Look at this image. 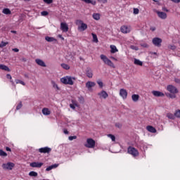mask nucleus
<instances>
[{
    "label": "nucleus",
    "mask_w": 180,
    "mask_h": 180,
    "mask_svg": "<svg viewBox=\"0 0 180 180\" xmlns=\"http://www.w3.org/2000/svg\"><path fill=\"white\" fill-rule=\"evenodd\" d=\"M77 26H78L79 32H85L86 29H88V25L84 22V21L81 20H77L75 22Z\"/></svg>",
    "instance_id": "obj_1"
},
{
    "label": "nucleus",
    "mask_w": 180,
    "mask_h": 180,
    "mask_svg": "<svg viewBox=\"0 0 180 180\" xmlns=\"http://www.w3.org/2000/svg\"><path fill=\"white\" fill-rule=\"evenodd\" d=\"M72 79L75 80V77H71L69 76H66L65 77H63L60 79V82L62 84H64L65 85H74V82Z\"/></svg>",
    "instance_id": "obj_2"
},
{
    "label": "nucleus",
    "mask_w": 180,
    "mask_h": 180,
    "mask_svg": "<svg viewBox=\"0 0 180 180\" xmlns=\"http://www.w3.org/2000/svg\"><path fill=\"white\" fill-rule=\"evenodd\" d=\"M101 58L105 64L107 65H109V67H112V68H115V64L110 60V59L108 58V57L103 54L101 55Z\"/></svg>",
    "instance_id": "obj_3"
},
{
    "label": "nucleus",
    "mask_w": 180,
    "mask_h": 180,
    "mask_svg": "<svg viewBox=\"0 0 180 180\" xmlns=\"http://www.w3.org/2000/svg\"><path fill=\"white\" fill-rule=\"evenodd\" d=\"M127 153H128V154H130L131 155H133L134 157H139V150L133 146L128 147Z\"/></svg>",
    "instance_id": "obj_4"
},
{
    "label": "nucleus",
    "mask_w": 180,
    "mask_h": 180,
    "mask_svg": "<svg viewBox=\"0 0 180 180\" xmlns=\"http://www.w3.org/2000/svg\"><path fill=\"white\" fill-rule=\"evenodd\" d=\"M95 140L93 139H87L86 143L84 144V147H86V148H95Z\"/></svg>",
    "instance_id": "obj_5"
},
{
    "label": "nucleus",
    "mask_w": 180,
    "mask_h": 180,
    "mask_svg": "<svg viewBox=\"0 0 180 180\" xmlns=\"http://www.w3.org/2000/svg\"><path fill=\"white\" fill-rule=\"evenodd\" d=\"M14 167H15V163L11 162L7 163H4L2 165L3 169H8L10 171H12V169H13Z\"/></svg>",
    "instance_id": "obj_6"
},
{
    "label": "nucleus",
    "mask_w": 180,
    "mask_h": 180,
    "mask_svg": "<svg viewBox=\"0 0 180 180\" xmlns=\"http://www.w3.org/2000/svg\"><path fill=\"white\" fill-rule=\"evenodd\" d=\"M152 43L156 47H161V43H162V39H161V38L155 37L153 39Z\"/></svg>",
    "instance_id": "obj_7"
},
{
    "label": "nucleus",
    "mask_w": 180,
    "mask_h": 180,
    "mask_svg": "<svg viewBox=\"0 0 180 180\" xmlns=\"http://www.w3.org/2000/svg\"><path fill=\"white\" fill-rule=\"evenodd\" d=\"M38 151L41 153V154H50V153H51V148L46 146L40 148Z\"/></svg>",
    "instance_id": "obj_8"
},
{
    "label": "nucleus",
    "mask_w": 180,
    "mask_h": 180,
    "mask_svg": "<svg viewBox=\"0 0 180 180\" xmlns=\"http://www.w3.org/2000/svg\"><path fill=\"white\" fill-rule=\"evenodd\" d=\"M167 89L169 92H170V94H178L179 92L178 89L173 85H168Z\"/></svg>",
    "instance_id": "obj_9"
},
{
    "label": "nucleus",
    "mask_w": 180,
    "mask_h": 180,
    "mask_svg": "<svg viewBox=\"0 0 180 180\" xmlns=\"http://www.w3.org/2000/svg\"><path fill=\"white\" fill-rule=\"evenodd\" d=\"M120 30L122 33L127 34V33H130V32L131 31V27H127V25H123L121 27Z\"/></svg>",
    "instance_id": "obj_10"
},
{
    "label": "nucleus",
    "mask_w": 180,
    "mask_h": 180,
    "mask_svg": "<svg viewBox=\"0 0 180 180\" xmlns=\"http://www.w3.org/2000/svg\"><path fill=\"white\" fill-rule=\"evenodd\" d=\"M43 162H33L30 164V167H32V168H41V167H43Z\"/></svg>",
    "instance_id": "obj_11"
},
{
    "label": "nucleus",
    "mask_w": 180,
    "mask_h": 180,
    "mask_svg": "<svg viewBox=\"0 0 180 180\" xmlns=\"http://www.w3.org/2000/svg\"><path fill=\"white\" fill-rule=\"evenodd\" d=\"M98 96L100 99H106V98L109 96V94H108L105 91L102 90L101 92L98 93Z\"/></svg>",
    "instance_id": "obj_12"
},
{
    "label": "nucleus",
    "mask_w": 180,
    "mask_h": 180,
    "mask_svg": "<svg viewBox=\"0 0 180 180\" xmlns=\"http://www.w3.org/2000/svg\"><path fill=\"white\" fill-rule=\"evenodd\" d=\"M60 29L62 32L64 33H67L68 32V25L66 22H61L60 23Z\"/></svg>",
    "instance_id": "obj_13"
},
{
    "label": "nucleus",
    "mask_w": 180,
    "mask_h": 180,
    "mask_svg": "<svg viewBox=\"0 0 180 180\" xmlns=\"http://www.w3.org/2000/svg\"><path fill=\"white\" fill-rule=\"evenodd\" d=\"M120 96H122L123 99H127V91L124 89H121L120 90Z\"/></svg>",
    "instance_id": "obj_14"
},
{
    "label": "nucleus",
    "mask_w": 180,
    "mask_h": 180,
    "mask_svg": "<svg viewBox=\"0 0 180 180\" xmlns=\"http://www.w3.org/2000/svg\"><path fill=\"white\" fill-rule=\"evenodd\" d=\"M152 94L154 96H156L158 98H160V97H162V96H165V94L164 93L161 92V91H152Z\"/></svg>",
    "instance_id": "obj_15"
},
{
    "label": "nucleus",
    "mask_w": 180,
    "mask_h": 180,
    "mask_svg": "<svg viewBox=\"0 0 180 180\" xmlns=\"http://www.w3.org/2000/svg\"><path fill=\"white\" fill-rule=\"evenodd\" d=\"M156 13L160 19H167V14L165 13L162 11H157Z\"/></svg>",
    "instance_id": "obj_16"
},
{
    "label": "nucleus",
    "mask_w": 180,
    "mask_h": 180,
    "mask_svg": "<svg viewBox=\"0 0 180 180\" xmlns=\"http://www.w3.org/2000/svg\"><path fill=\"white\" fill-rule=\"evenodd\" d=\"M95 85H96V83L89 81L86 83V88L91 89V88H93V86H95Z\"/></svg>",
    "instance_id": "obj_17"
},
{
    "label": "nucleus",
    "mask_w": 180,
    "mask_h": 180,
    "mask_svg": "<svg viewBox=\"0 0 180 180\" xmlns=\"http://www.w3.org/2000/svg\"><path fill=\"white\" fill-rule=\"evenodd\" d=\"M146 129L148 131H150V133H157V129L151 125H148L146 127Z\"/></svg>",
    "instance_id": "obj_18"
},
{
    "label": "nucleus",
    "mask_w": 180,
    "mask_h": 180,
    "mask_svg": "<svg viewBox=\"0 0 180 180\" xmlns=\"http://www.w3.org/2000/svg\"><path fill=\"white\" fill-rule=\"evenodd\" d=\"M42 113L45 116H49V115H51V111L47 108H44L42 109Z\"/></svg>",
    "instance_id": "obj_19"
},
{
    "label": "nucleus",
    "mask_w": 180,
    "mask_h": 180,
    "mask_svg": "<svg viewBox=\"0 0 180 180\" xmlns=\"http://www.w3.org/2000/svg\"><path fill=\"white\" fill-rule=\"evenodd\" d=\"M35 63H37L38 65H40V67H46V63L41 59H36Z\"/></svg>",
    "instance_id": "obj_20"
},
{
    "label": "nucleus",
    "mask_w": 180,
    "mask_h": 180,
    "mask_svg": "<svg viewBox=\"0 0 180 180\" xmlns=\"http://www.w3.org/2000/svg\"><path fill=\"white\" fill-rule=\"evenodd\" d=\"M110 49H111L110 53H112V54H115V53H117V51H119V50L115 45H110Z\"/></svg>",
    "instance_id": "obj_21"
},
{
    "label": "nucleus",
    "mask_w": 180,
    "mask_h": 180,
    "mask_svg": "<svg viewBox=\"0 0 180 180\" xmlns=\"http://www.w3.org/2000/svg\"><path fill=\"white\" fill-rule=\"evenodd\" d=\"M86 75L88 78H92V77H94V73L92 72V70L91 69H88L86 71Z\"/></svg>",
    "instance_id": "obj_22"
},
{
    "label": "nucleus",
    "mask_w": 180,
    "mask_h": 180,
    "mask_svg": "<svg viewBox=\"0 0 180 180\" xmlns=\"http://www.w3.org/2000/svg\"><path fill=\"white\" fill-rule=\"evenodd\" d=\"M45 40H46V41H49V43H51L53 41H57L56 39H55L54 37H46Z\"/></svg>",
    "instance_id": "obj_23"
},
{
    "label": "nucleus",
    "mask_w": 180,
    "mask_h": 180,
    "mask_svg": "<svg viewBox=\"0 0 180 180\" xmlns=\"http://www.w3.org/2000/svg\"><path fill=\"white\" fill-rule=\"evenodd\" d=\"M131 99L134 102H137L139 99H140V96H139L138 94H133L131 96Z\"/></svg>",
    "instance_id": "obj_24"
},
{
    "label": "nucleus",
    "mask_w": 180,
    "mask_h": 180,
    "mask_svg": "<svg viewBox=\"0 0 180 180\" xmlns=\"http://www.w3.org/2000/svg\"><path fill=\"white\" fill-rule=\"evenodd\" d=\"M0 70H3V71H11L9 68L5 65H0Z\"/></svg>",
    "instance_id": "obj_25"
},
{
    "label": "nucleus",
    "mask_w": 180,
    "mask_h": 180,
    "mask_svg": "<svg viewBox=\"0 0 180 180\" xmlns=\"http://www.w3.org/2000/svg\"><path fill=\"white\" fill-rule=\"evenodd\" d=\"M57 167H58V165H52L51 166H49L46 169V171L49 172V171H51V169H54V168H57Z\"/></svg>",
    "instance_id": "obj_26"
},
{
    "label": "nucleus",
    "mask_w": 180,
    "mask_h": 180,
    "mask_svg": "<svg viewBox=\"0 0 180 180\" xmlns=\"http://www.w3.org/2000/svg\"><path fill=\"white\" fill-rule=\"evenodd\" d=\"M85 4H91V5H96V1L94 0H82Z\"/></svg>",
    "instance_id": "obj_27"
},
{
    "label": "nucleus",
    "mask_w": 180,
    "mask_h": 180,
    "mask_svg": "<svg viewBox=\"0 0 180 180\" xmlns=\"http://www.w3.org/2000/svg\"><path fill=\"white\" fill-rule=\"evenodd\" d=\"M134 64H135V65H140L142 66L143 65V62H141L140 60L135 58L134 59Z\"/></svg>",
    "instance_id": "obj_28"
},
{
    "label": "nucleus",
    "mask_w": 180,
    "mask_h": 180,
    "mask_svg": "<svg viewBox=\"0 0 180 180\" xmlns=\"http://www.w3.org/2000/svg\"><path fill=\"white\" fill-rule=\"evenodd\" d=\"M91 36L93 37V41L94 43H98V36L96 35V34L91 33Z\"/></svg>",
    "instance_id": "obj_29"
},
{
    "label": "nucleus",
    "mask_w": 180,
    "mask_h": 180,
    "mask_svg": "<svg viewBox=\"0 0 180 180\" xmlns=\"http://www.w3.org/2000/svg\"><path fill=\"white\" fill-rule=\"evenodd\" d=\"M93 18L95 20H99V19H101V14H99V13H94L93 14Z\"/></svg>",
    "instance_id": "obj_30"
},
{
    "label": "nucleus",
    "mask_w": 180,
    "mask_h": 180,
    "mask_svg": "<svg viewBox=\"0 0 180 180\" xmlns=\"http://www.w3.org/2000/svg\"><path fill=\"white\" fill-rule=\"evenodd\" d=\"M3 13H4V15H11V13H12V12L11 11V10L9 8H4Z\"/></svg>",
    "instance_id": "obj_31"
},
{
    "label": "nucleus",
    "mask_w": 180,
    "mask_h": 180,
    "mask_svg": "<svg viewBox=\"0 0 180 180\" xmlns=\"http://www.w3.org/2000/svg\"><path fill=\"white\" fill-rule=\"evenodd\" d=\"M39 175V174H37V172H34V171H32L29 173V176H34L35 178Z\"/></svg>",
    "instance_id": "obj_32"
},
{
    "label": "nucleus",
    "mask_w": 180,
    "mask_h": 180,
    "mask_svg": "<svg viewBox=\"0 0 180 180\" xmlns=\"http://www.w3.org/2000/svg\"><path fill=\"white\" fill-rule=\"evenodd\" d=\"M167 117H168V119H172V120H174V119H175V115L169 112L167 114Z\"/></svg>",
    "instance_id": "obj_33"
},
{
    "label": "nucleus",
    "mask_w": 180,
    "mask_h": 180,
    "mask_svg": "<svg viewBox=\"0 0 180 180\" xmlns=\"http://www.w3.org/2000/svg\"><path fill=\"white\" fill-rule=\"evenodd\" d=\"M0 157H8V153H6L2 149H0Z\"/></svg>",
    "instance_id": "obj_34"
},
{
    "label": "nucleus",
    "mask_w": 180,
    "mask_h": 180,
    "mask_svg": "<svg viewBox=\"0 0 180 180\" xmlns=\"http://www.w3.org/2000/svg\"><path fill=\"white\" fill-rule=\"evenodd\" d=\"M61 67L62 68H63L64 70H70V65L65 63H62L61 64Z\"/></svg>",
    "instance_id": "obj_35"
},
{
    "label": "nucleus",
    "mask_w": 180,
    "mask_h": 180,
    "mask_svg": "<svg viewBox=\"0 0 180 180\" xmlns=\"http://www.w3.org/2000/svg\"><path fill=\"white\" fill-rule=\"evenodd\" d=\"M8 42H5L2 41L0 44V49H3V47H6V46H8Z\"/></svg>",
    "instance_id": "obj_36"
},
{
    "label": "nucleus",
    "mask_w": 180,
    "mask_h": 180,
    "mask_svg": "<svg viewBox=\"0 0 180 180\" xmlns=\"http://www.w3.org/2000/svg\"><path fill=\"white\" fill-rule=\"evenodd\" d=\"M15 84H20L21 85H23L24 86H25V85H26L25 82H23L20 79H15Z\"/></svg>",
    "instance_id": "obj_37"
},
{
    "label": "nucleus",
    "mask_w": 180,
    "mask_h": 180,
    "mask_svg": "<svg viewBox=\"0 0 180 180\" xmlns=\"http://www.w3.org/2000/svg\"><path fill=\"white\" fill-rule=\"evenodd\" d=\"M174 116L180 119V110H177L175 111Z\"/></svg>",
    "instance_id": "obj_38"
},
{
    "label": "nucleus",
    "mask_w": 180,
    "mask_h": 180,
    "mask_svg": "<svg viewBox=\"0 0 180 180\" xmlns=\"http://www.w3.org/2000/svg\"><path fill=\"white\" fill-rule=\"evenodd\" d=\"M72 104H73L76 108L79 107V105H78V103L75 100H72Z\"/></svg>",
    "instance_id": "obj_39"
},
{
    "label": "nucleus",
    "mask_w": 180,
    "mask_h": 180,
    "mask_svg": "<svg viewBox=\"0 0 180 180\" xmlns=\"http://www.w3.org/2000/svg\"><path fill=\"white\" fill-rule=\"evenodd\" d=\"M108 137H110L112 141H116V137L114 135L108 134Z\"/></svg>",
    "instance_id": "obj_40"
},
{
    "label": "nucleus",
    "mask_w": 180,
    "mask_h": 180,
    "mask_svg": "<svg viewBox=\"0 0 180 180\" xmlns=\"http://www.w3.org/2000/svg\"><path fill=\"white\" fill-rule=\"evenodd\" d=\"M97 84H98V85H99L100 88H103V82H102L100 80H98Z\"/></svg>",
    "instance_id": "obj_41"
},
{
    "label": "nucleus",
    "mask_w": 180,
    "mask_h": 180,
    "mask_svg": "<svg viewBox=\"0 0 180 180\" xmlns=\"http://www.w3.org/2000/svg\"><path fill=\"white\" fill-rule=\"evenodd\" d=\"M41 16H47V15H49V12L45 11H41Z\"/></svg>",
    "instance_id": "obj_42"
},
{
    "label": "nucleus",
    "mask_w": 180,
    "mask_h": 180,
    "mask_svg": "<svg viewBox=\"0 0 180 180\" xmlns=\"http://www.w3.org/2000/svg\"><path fill=\"white\" fill-rule=\"evenodd\" d=\"M44 2L48 5H50V4H53V0H44Z\"/></svg>",
    "instance_id": "obj_43"
},
{
    "label": "nucleus",
    "mask_w": 180,
    "mask_h": 180,
    "mask_svg": "<svg viewBox=\"0 0 180 180\" xmlns=\"http://www.w3.org/2000/svg\"><path fill=\"white\" fill-rule=\"evenodd\" d=\"M22 108V102L20 101L18 104V105H17V107H16V110H19V109H20Z\"/></svg>",
    "instance_id": "obj_44"
},
{
    "label": "nucleus",
    "mask_w": 180,
    "mask_h": 180,
    "mask_svg": "<svg viewBox=\"0 0 180 180\" xmlns=\"http://www.w3.org/2000/svg\"><path fill=\"white\" fill-rule=\"evenodd\" d=\"M139 12H140V11L139 10V8H134V15H139Z\"/></svg>",
    "instance_id": "obj_45"
},
{
    "label": "nucleus",
    "mask_w": 180,
    "mask_h": 180,
    "mask_svg": "<svg viewBox=\"0 0 180 180\" xmlns=\"http://www.w3.org/2000/svg\"><path fill=\"white\" fill-rule=\"evenodd\" d=\"M141 46L144 47L145 49H148V45L147 44V43H142L141 44Z\"/></svg>",
    "instance_id": "obj_46"
},
{
    "label": "nucleus",
    "mask_w": 180,
    "mask_h": 180,
    "mask_svg": "<svg viewBox=\"0 0 180 180\" xmlns=\"http://www.w3.org/2000/svg\"><path fill=\"white\" fill-rule=\"evenodd\" d=\"M76 139H77V136H69V140L70 141H72V140H75Z\"/></svg>",
    "instance_id": "obj_47"
},
{
    "label": "nucleus",
    "mask_w": 180,
    "mask_h": 180,
    "mask_svg": "<svg viewBox=\"0 0 180 180\" xmlns=\"http://www.w3.org/2000/svg\"><path fill=\"white\" fill-rule=\"evenodd\" d=\"M169 49H170V50H175V49H176V46H175V45H170L169 46Z\"/></svg>",
    "instance_id": "obj_48"
},
{
    "label": "nucleus",
    "mask_w": 180,
    "mask_h": 180,
    "mask_svg": "<svg viewBox=\"0 0 180 180\" xmlns=\"http://www.w3.org/2000/svg\"><path fill=\"white\" fill-rule=\"evenodd\" d=\"M169 97L171 98L172 99H174V98H176V96L175 94H169Z\"/></svg>",
    "instance_id": "obj_49"
},
{
    "label": "nucleus",
    "mask_w": 180,
    "mask_h": 180,
    "mask_svg": "<svg viewBox=\"0 0 180 180\" xmlns=\"http://www.w3.org/2000/svg\"><path fill=\"white\" fill-rule=\"evenodd\" d=\"M115 127H117L118 129H122V124L120 123H116Z\"/></svg>",
    "instance_id": "obj_50"
},
{
    "label": "nucleus",
    "mask_w": 180,
    "mask_h": 180,
    "mask_svg": "<svg viewBox=\"0 0 180 180\" xmlns=\"http://www.w3.org/2000/svg\"><path fill=\"white\" fill-rule=\"evenodd\" d=\"M75 107L77 106L74 105V104H70V108H71V109L75 110Z\"/></svg>",
    "instance_id": "obj_51"
},
{
    "label": "nucleus",
    "mask_w": 180,
    "mask_h": 180,
    "mask_svg": "<svg viewBox=\"0 0 180 180\" xmlns=\"http://www.w3.org/2000/svg\"><path fill=\"white\" fill-rule=\"evenodd\" d=\"M172 2H174V4H179L180 0H170Z\"/></svg>",
    "instance_id": "obj_52"
},
{
    "label": "nucleus",
    "mask_w": 180,
    "mask_h": 180,
    "mask_svg": "<svg viewBox=\"0 0 180 180\" xmlns=\"http://www.w3.org/2000/svg\"><path fill=\"white\" fill-rule=\"evenodd\" d=\"M6 78L8 79H12V76L11 75L8 74V75H6Z\"/></svg>",
    "instance_id": "obj_53"
},
{
    "label": "nucleus",
    "mask_w": 180,
    "mask_h": 180,
    "mask_svg": "<svg viewBox=\"0 0 180 180\" xmlns=\"http://www.w3.org/2000/svg\"><path fill=\"white\" fill-rule=\"evenodd\" d=\"M131 49H132V50H136V51L139 50V48H138V47H136V46H131Z\"/></svg>",
    "instance_id": "obj_54"
},
{
    "label": "nucleus",
    "mask_w": 180,
    "mask_h": 180,
    "mask_svg": "<svg viewBox=\"0 0 180 180\" xmlns=\"http://www.w3.org/2000/svg\"><path fill=\"white\" fill-rule=\"evenodd\" d=\"M13 51H15V53H19V49L18 48L13 49Z\"/></svg>",
    "instance_id": "obj_55"
},
{
    "label": "nucleus",
    "mask_w": 180,
    "mask_h": 180,
    "mask_svg": "<svg viewBox=\"0 0 180 180\" xmlns=\"http://www.w3.org/2000/svg\"><path fill=\"white\" fill-rule=\"evenodd\" d=\"M98 2H103V4H106L108 2V0H98Z\"/></svg>",
    "instance_id": "obj_56"
},
{
    "label": "nucleus",
    "mask_w": 180,
    "mask_h": 180,
    "mask_svg": "<svg viewBox=\"0 0 180 180\" xmlns=\"http://www.w3.org/2000/svg\"><path fill=\"white\" fill-rule=\"evenodd\" d=\"M53 87H54V88H56V89H58V91H60V88L58 87V85L54 84V85H53Z\"/></svg>",
    "instance_id": "obj_57"
},
{
    "label": "nucleus",
    "mask_w": 180,
    "mask_h": 180,
    "mask_svg": "<svg viewBox=\"0 0 180 180\" xmlns=\"http://www.w3.org/2000/svg\"><path fill=\"white\" fill-rule=\"evenodd\" d=\"M6 151H10V152L12 151V150L9 147H6Z\"/></svg>",
    "instance_id": "obj_58"
},
{
    "label": "nucleus",
    "mask_w": 180,
    "mask_h": 180,
    "mask_svg": "<svg viewBox=\"0 0 180 180\" xmlns=\"http://www.w3.org/2000/svg\"><path fill=\"white\" fill-rule=\"evenodd\" d=\"M150 30H151L152 32H155V27H150Z\"/></svg>",
    "instance_id": "obj_59"
},
{
    "label": "nucleus",
    "mask_w": 180,
    "mask_h": 180,
    "mask_svg": "<svg viewBox=\"0 0 180 180\" xmlns=\"http://www.w3.org/2000/svg\"><path fill=\"white\" fill-rule=\"evenodd\" d=\"M175 82L177 84H180V79H175Z\"/></svg>",
    "instance_id": "obj_60"
},
{
    "label": "nucleus",
    "mask_w": 180,
    "mask_h": 180,
    "mask_svg": "<svg viewBox=\"0 0 180 180\" xmlns=\"http://www.w3.org/2000/svg\"><path fill=\"white\" fill-rule=\"evenodd\" d=\"M111 60H114V61H117V59H116V58L111 56L110 57Z\"/></svg>",
    "instance_id": "obj_61"
},
{
    "label": "nucleus",
    "mask_w": 180,
    "mask_h": 180,
    "mask_svg": "<svg viewBox=\"0 0 180 180\" xmlns=\"http://www.w3.org/2000/svg\"><path fill=\"white\" fill-rule=\"evenodd\" d=\"M58 37H59L60 39H61V40H64V38H63V35L59 34V35H58Z\"/></svg>",
    "instance_id": "obj_62"
},
{
    "label": "nucleus",
    "mask_w": 180,
    "mask_h": 180,
    "mask_svg": "<svg viewBox=\"0 0 180 180\" xmlns=\"http://www.w3.org/2000/svg\"><path fill=\"white\" fill-rule=\"evenodd\" d=\"M63 132L65 134H68V130L67 129H64Z\"/></svg>",
    "instance_id": "obj_63"
},
{
    "label": "nucleus",
    "mask_w": 180,
    "mask_h": 180,
    "mask_svg": "<svg viewBox=\"0 0 180 180\" xmlns=\"http://www.w3.org/2000/svg\"><path fill=\"white\" fill-rule=\"evenodd\" d=\"M11 33H15V34H16V31H11Z\"/></svg>",
    "instance_id": "obj_64"
}]
</instances>
